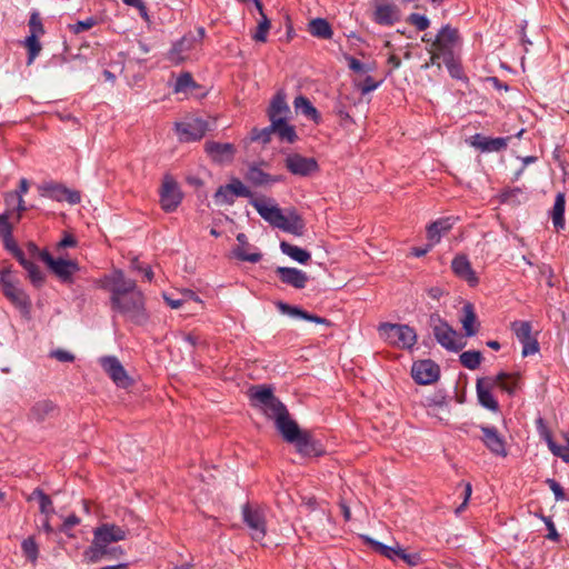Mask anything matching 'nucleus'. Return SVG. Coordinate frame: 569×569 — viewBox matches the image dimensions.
<instances>
[{
    "instance_id": "obj_1",
    "label": "nucleus",
    "mask_w": 569,
    "mask_h": 569,
    "mask_svg": "<svg viewBox=\"0 0 569 569\" xmlns=\"http://www.w3.org/2000/svg\"><path fill=\"white\" fill-rule=\"evenodd\" d=\"M100 288L110 292V307L126 320L142 326L148 319L146 298L133 279L127 278L122 270H113L99 280Z\"/></svg>"
},
{
    "instance_id": "obj_2",
    "label": "nucleus",
    "mask_w": 569,
    "mask_h": 569,
    "mask_svg": "<svg viewBox=\"0 0 569 569\" xmlns=\"http://www.w3.org/2000/svg\"><path fill=\"white\" fill-rule=\"evenodd\" d=\"M129 529L116 523L104 522L93 529L91 545L83 552L87 563H97L102 559H118L124 551L119 546H112L127 539Z\"/></svg>"
},
{
    "instance_id": "obj_3",
    "label": "nucleus",
    "mask_w": 569,
    "mask_h": 569,
    "mask_svg": "<svg viewBox=\"0 0 569 569\" xmlns=\"http://www.w3.org/2000/svg\"><path fill=\"white\" fill-rule=\"evenodd\" d=\"M250 203L272 227L298 237L303 236L306 223L296 210H289L288 213L284 214L282 210L273 203V200L267 198H254Z\"/></svg>"
},
{
    "instance_id": "obj_4",
    "label": "nucleus",
    "mask_w": 569,
    "mask_h": 569,
    "mask_svg": "<svg viewBox=\"0 0 569 569\" xmlns=\"http://www.w3.org/2000/svg\"><path fill=\"white\" fill-rule=\"evenodd\" d=\"M252 405L259 407L269 418L278 421L280 416L287 415L286 406L273 395L271 387L260 385L249 390Z\"/></svg>"
},
{
    "instance_id": "obj_5",
    "label": "nucleus",
    "mask_w": 569,
    "mask_h": 569,
    "mask_svg": "<svg viewBox=\"0 0 569 569\" xmlns=\"http://www.w3.org/2000/svg\"><path fill=\"white\" fill-rule=\"evenodd\" d=\"M378 332L385 342L400 349H410L417 342V333L408 325L382 322L378 327Z\"/></svg>"
},
{
    "instance_id": "obj_6",
    "label": "nucleus",
    "mask_w": 569,
    "mask_h": 569,
    "mask_svg": "<svg viewBox=\"0 0 569 569\" xmlns=\"http://www.w3.org/2000/svg\"><path fill=\"white\" fill-rule=\"evenodd\" d=\"M0 282L6 298L28 317L31 310V300L29 296L19 287V282L13 278L9 269H4L0 273Z\"/></svg>"
},
{
    "instance_id": "obj_7",
    "label": "nucleus",
    "mask_w": 569,
    "mask_h": 569,
    "mask_svg": "<svg viewBox=\"0 0 569 569\" xmlns=\"http://www.w3.org/2000/svg\"><path fill=\"white\" fill-rule=\"evenodd\" d=\"M429 326L439 345L449 351H459L465 347V342L458 336L457 331L445 321L439 313H431Z\"/></svg>"
},
{
    "instance_id": "obj_8",
    "label": "nucleus",
    "mask_w": 569,
    "mask_h": 569,
    "mask_svg": "<svg viewBox=\"0 0 569 569\" xmlns=\"http://www.w3.org/2000/svg\"><path fill=\"white\" fill-rule=\"evenodd\" d=\"M367 541L372 546L375 551L392 561L400 559L410 567H416L422 563V558L419 552H408L407 549L400 547L399 543H396L395 547H390L370 538H368Z\"/></svg>"
},
{
    "instance_id": "obj_9",
    "label": "nucleus",
    "mask_w": 569,
    "mask_h": 569,
    "mask_svg": "<svg viewBox=\"0 0 569 569\" xmlns=\"http://www.w3.org/2000/svg\"><path fill=\"white\" fill-rule=\"evenodd\" d=\"M159 193L160 206L166 212L176 211L183 198L178 182L169 173L164 174Z\"/></svg>"
},
{
    "instance_id": "obj_10",
    "label": "nucleus",
    "mask_w": 569,
    "mask_h": 569,
    "mask_svg": "<svg viewBox=\"0 0 569 569\" xmlns=\"http://www.w3.org/2000/svg\"><path fill=\"white\" fill-rule=\"evenodd\" d=\"M236 197L252 198V192L239 179L233 178L230 183L220 186L213 198L217 204H233Z\"/></svg>"
},
{
    "instance_id": "obj_11",
    "label": "nucleus",
    "mask_w": 569,
    "mask_h": 569,
    "mask_svg": "<svg viewBox=\"0 0 569 569\" xmlns=\"http://www.w3.org/2000/svg\"><path fill=\"white\" fill-rule=\"evenodd\" d=\"M40 260L62 281H69L71 276L79 269L77 262L62 258L54 259L48 251L40 252Z\"/></svg>"
},
{
    "instance_id": "obj_12",
    "label": "nucleus",
    "mask_w": 569,
    "mask_h": 569,
    "mask_svg": "<svg viewBox=\"0 0 569 569\" xmlns=\"http://www.w3.org/2000/svg\"><path fill=\"white\" fill-rule=\"evenodd\" d=\"M243 521L251 530V537L256 541H261L266 536V518L258 508L246 505L242 510Z\"/></svg>"
},
{
    "instance_id": "obj_13",
    "label": "nucleus",
    "mask_w": 569,
    "mask_h": 569,
    "mask_svg": "<svg viewBox=\"0 0 569 569\" xmlns=\"http://www.w3.org/2000/svg\"><path fill=\"white\" fill-rule=\"evenodd\" d=\"M458 39V31L450 26H445L440 29L435 40L431 42V47L443 53V61L448 63L451 61L452 49Z\"/></svg>"
},
{
    "instance_id": "obj_14",
    "label": "nucleus",
    "mask_w": 569,
    "mask_h": 569,
    "mask_svg": "<svg viewBox=\"0 0 569 569\" xmlns=\"http://www.w3.org/2000/svg\"><path fill=\"white\" fill-rule=\"evenodd\" d=\"M42 196L56 201H67L70 204H77L81 201V194L77 190H70L66 186L57 182H48L41 186Z\"/></svg>"
},
{
    "instance_id": "obj_15",
    "label": "nucleus",
    "mask_w": 569,
    "mask_h": 569,
    "mask_svg": "<svg viewBox=\"0 0 569 569\" xmlns=\"http://www.w3.org/2000/svg\"><path fill=\"white\" fill-rule=\"evenodd\" d=\"M58 405L50 399H40L36 401L28 412V420L34 423H42L59 415Z\"/></svg>"
},
{
    "instance_id": "obj_16",
    "label": "nucleus",
    "mask_w": 569,
    "mask_h": 569,
    "mask_svg": "<svg viewBox=\"0 0 569 569\" xmlns=\"http://www.w3.org/2000/svg\"><path fill=\"white\" fill-rule=\"evenodd\" d=\"M439 373V366L429 359L417 361L411 368V376L419 385H429L437 381Z\"/></svg>"
},
{
    "instance_id": "obj_17",
    "label": "nucleus",
    "mask_w": 569,
    "mask_h": 569,
    "mask_svg": "<svg viewBox=\"0 0 569 569\" xmlns=\"http://www.w3.org/2000/svg\"><path fill=\"white\" fill-rule=\"evenodd\" d=\"M101 366L118 387L128 388L132 385V379L116 357H103Z\"/></svg>"
},
{
    "instance_id": "obj_18",
    "label": "nucleus",
    "mask_w": 569,
    "mask_h": 569,
    "mask_svg": "<svg viewBox=\"0 0 569 569\" xmlns=\"http://www.w3.org/2000/svg\"><path fill=\"white\" fill-rule=\"evenodd\" d=\"M176 129L181 141H197L208 131V123L197 118L188 122L177 123Z\"/></svg>"
},
{
    "instance_id": "obj_19",
    "label": "nucleus",
    "mask_w": 569,
    "mask_h": 569,
    "mask_svg": "<svg viewBox=\"0 0 569 569\" xmlns=\"http://www.w3.org/2000/svg\"><path fill=\"white\" fill-rule=\"evenodd\" d=\"M196 48L197 39L186 34L172 46L168 52V59L174 64H180L190 58L191 51Z\"/></svg>"
},
{
    "instance_id": "obj_20",
    "label": "nucleus",
    "mask_w": 569,
    "mask_h": 569,
    "mask_svg": "<svg viewBox=\"0 0 569 569\" xmlns=\"http://www.w3.org/2000/svg\"><path fill=\"white\" fill-rule=\"evenodd\" d=\"M284 162L286 168L297 176H309L318 170V163L313 158H306L298 153L289 154Z\"/></svg>"
},
{
    "instance_id": "obj_21",
    "label": "nucleus",
    "mask_w": 569,
    "mask_h": 569,
    "mask_svg": "<svg viewBox=\"0 0 569 569\" xmlns=\"http://www.w3.org/2000/svg\"><path fill=\"white\" fill-rule=\"evenodd\" d=\"M400 9L393 3L376 1L373 21L381 26H393L400 20Z\"/></svg>"
},
{
    "instance_id": "obj_22",
    "label": "nucleus",
    "mask_w": 569,
    "mask_h": 569,
    "mask_svg": "<svg viewBox=\"0 0 569 569\" xmlns=\"http://www.w3.org/2000/svg\"><path fill=\"white\" fill-rule=\"evenodd\" d=\"M495 387V381H492V378H480L477 380V396L479 403L491 410V411H498L499 410V403L493 398L491 390Z\"/></svg>"
},
{
    "instance_id": "obj_23",
    "label": "nucleus",
    "mask_w": 569,
    "mask_h": 569,
    "mask_svg": "<svg viewBox=\"0 0 569 569\" xmlns=\"http://www.w3.org/2000/svg\"><path fill=\"white\" fill-rule=\"evenodd\" d=\"M204 149L209 157L219 163L232 161L236 153V147L232 143L207 141Z\"/></svg>"
},
{
    "instance_id": "obj_24",
    "label": "nucleus",
    "mask_w": 569,
    "mask_h": 569,
    "mask_svg": "<svg viewBox=\"0 0 569 569\" xmlns=\"http://www.w3.org/2000/svg\"><path fill=\"white\" fill-rule=\"evenodd\" d=\"M276 273L282 283L295 289H303L309 279L306 272L297 268L278 267Z\"/></svg>"
},
{
    "instance_id": "obj_25",
    "label": "nucleus",
    "mask_w": 569,
    "mask_h": 569,
    "mask_svg": "<svg viewBox=\"0 0 569 569\" xmlns=\"http://www.w3.org/2000/svg\"><path fill=\"white\" fill-rule=\"evenodd\" d=\"M451 268L457 277L467 281L471 287L478 284L479 279L466 256H456L451 262Z\"/></svg>"
},
{
    "instance_id": "obj_26",
    "label": "nucleus",
    "mask_w": 569,
    "mask_h": 569,
    "mask_svg": "<svg viewBox=\"0 0 569 569\" xmlns=\"http://www.w3.org/2000/svg\"><path fill=\"white\" fill-rule=\"evenodd\" d=\"M12 254L20 262V264L28 272V278L32 282L34 287H41L44 282V276L32 261L28 260L24 257V252L18 247V244H13Z\"/></svg>"
},
{
    "instance_id": "obj_27",
    "label": "nucleus",
    "mask_w": 569,
    "mask_h": 569,
    "mask_svg": "<svg viewBox=\"0 0 569 569\" xmlns=\"http://www.w3.org/2000/svg\"><path fill=\"white\" fill-rule=\"evenodd\" d=\"M482 440L486 447L495 455L506 457V442L493 427H481Z\"/></svg>"
},
{
    "instance_id": "obj_28",
    "label": "nucleus",
    "mask_w": 569,
    "mask_h": 569,
    "mask_svg": "<svg viewBox=\"0 0 569 569\" xmlns=\"http://www.w3.org/2000/svg\"><path fill=\"white\" fill-rule=\"evenodd\" d=\"M289 113L290 108L286 101V94L282 91L277 92L268 109V117L270 122L273 123V121L277 119L286 121Z\"/></svg>"
},
{
    "instance_id": "obj_29",
    "label": "nucleus",
    "mask_w": 569,
    "mask_h": 569,
    "mask_svg": "<svg viewBox=\"0 0 569 569\" xmlns=\"http://www.w3.org/2000/svg\"><path fill=\"white\" fill-rule=\"evenodd\" d=\"M274 423L283 439L289 443L295 441L296 437L301 432L298 423L290 418L289 412H287V415L280 416L278 421Z\"/></svg>"
},
{
    "instance_id": "obj_30",
    "label": "nucleus",
    "mask_w": 569,
    "mask_h": 569,
    "mask_svg": "<svg viewBox=\"0 0 569 569\" xmlns=\"http://www.w3.org/2000/svg\"><path fill=\"white\" fill-rule=\"evenodd\" d=\"M244 178L247 181H249L250 183H252L256 187H262V186L279 182L282 180L281 176H271V174L262 171L257 166H250Z\"/></svg>"
},
{
    "instance_id": "obj_31",
    "label": "nucleus",
    "mask_w": 569,
    "mask_h": 569,
    "mask_svg": "<svg viewBox=\"0 0 569 569\" xmlns=\"http://www.w3.org/2000/svg\"><path fill=\"white\" fill-rule=\"evenodd\" d=\"M237 241L239 244L233 248L232 252L233 256L241 260V261H248L251 263H257L261 260L262 254L260 252H248V248L250 247L248 243L247 236L244 233H238L237 234Z\"/></svg>"
},
{
    "instance_id": "obj_32",
    "label": "nucleus",
    "mask_w": 569,
    "mask_h": 569,
    "mask_svg": "<svg viewBox=\"0 0 569 569\" xmlns=\"http://www.w3.org/2000/svg\"><path fill=\"white\" fill-rule=\"evenodd\" d=\"M452 228L450 218H441L432 222L427 228V239L431 244L440 241L441 236L447 233Z\"/></svg>"
},
{
    "instance_id": "obj_33",
    "label": "nucleus",
    "mask_w": 569,
    "mask_h": 569,
    "mask_svg": "<svg viewBox=\"0 0 569 569\" xmlns=\"http://www.w3.org/2000/svg\"><path fill=\"white\" fill-rule=\"evenodd\" d=\"M463 317L461 319L462 328L465 330L466 337H473L479 329V322L477 321V316L475 313L473 306L471 303H466L462 308Z\"/></svg>"
},
{
    "instance_id": "obj_34",
    "label": "nucleus",
    "mask_w": 569,
    "mask_h": 569,
    "mask_svg": "<svg viewBox=\"0 0 569 569\" xmlns=\"http://www.w3.org/2000/svg\"><path fill=\"white\" fill-rule=\"evenodd\" d=\"M297 448V451L303 456L317 455V443L312 439L310 432L301 430V432L292 441Z\"/></svg>"
},
{
    "instance_id": "obj_35",
    "label": "nucleus",
    "mask_w": 569,
    "mask_h": 569,
    "mask_svg": "<svg viewBox=\"0 0 569 569\" xmlns=\"http://www.w3.org/2000/svg\"><path fill=\"white\" fill-rule=\"evenodd\" d=\"M308 31L319 39H331L333 31L330 23L323 18H315L308 23Z\"/></svg>"
},
{
    "instance_id": "obj_36",
    "label": "nucleus",
    "mask_w": 569,
    "mask_h": 569,
    "mask_svg": "<svg viewBox=\"0 0 569 569\" xmlns=\"http://www.w3.org/2000/svg\"><path fill=\"white\" fill-rule=\"evenodd\" d=\"M565 206L566 196L563 192H558L550 212L552 223L557 230L565 229Z\"/></svg>"
},
{
    "instance_id": "obj_37",
    "label": "nucleus",
    "mask_w": 569,
    "mask_h": 569,
    "mask_svg": "<svg viewBox=\"0 0 569 569\" xmlns=\"http://www.w3.org/2000/svg\"><path fill=\"white\" fill-rule=\"evenodd\" d=\"M293 107L297 112L302 113L307 118L313 120L315 122H319L321 117L318 110L312 106L310 100L303 96H298L293 101Z\"/></svg>"
},
{
    "instance_id": "obj_38",
    "label": "nucleus",
    "mask_w": 569,
    "mask_h": 569,
    "mask_svg": "<svg viewBox=\"0 0 569 569\" xmlns=\"http://www.w3.org/2000/svg\"><path fill=\"white\" fill-rule=\"evenodd\" d=\"M280 249L284 254L302 264L307 263L311 259V254L309 251L297 246H293L287 241L280 242Z\"/></svg>"
},
{
    "instance_id": "obj_39",
    "label": "nucleus",
    "mask_w": 569,
    "mask_h": 569,
    "mask_svg": "<svg viewBox=\"0 0 569 569\" xmlns=\"http://www.w3.org/2000/svg\"><path fill=\"white\" fill-rule=\"evenodd\" d=\"M272 128L274 129V133H277L280 140L282 141L292 143L298 138L295 127L288 124L287 120L282 121L280 119H277L276 121H273Z\"/></svg>"
},
{
    "instance_id": "obj_40",
    "label": "nucleus",
    "mask_w": 569,
    "mask_h": 569,
    "mask_svg": "<svg viewBox=\"0 0 569 569\" xmlns=\"http://www.w3.org/2000/svg\"><path fill=\"white\" fill-rule=\"evenodd\" d=\"M29 500H37L39 502L40 512L43 516L50 517L54 513V508L51 498L43 492V490L37 488L28 498Z\"/></svg>"
},
{
    "instance_id": "obj_41",
    "label": "nucleus",
    "mask_w": 569,
    "mask_h": 569,
    "mask_svg": "<svg viewBox=\"0 0 569 569\" xmlns=\"http://www.w3.org/2000/svg\"><path fill=\"white\" fill-rule=\"evenodd\" d=\"M545 439L555 456L560 457L565 462H569V439H566V446H559L553 441L549 431H545Z\"/></svg>"
},
{
    "instance_id": "obj_42",
    "label": "nucleus",
    "mask_w": 569,
    "mask_h": 569,
    "mask_svg": "<svg viewBox=\"0 0 569 569\" xmlns=\"http://www.w3.org/2000/svg\"><path fill=\"white\" fill-rule=\"evenodd\" d=\"M482 360V355L477 350H468L460 355L461 365L470 370L477 369Z\"/></svg>"
},
{
    "instance_id": "obj_43",
    "label": "nucleus",
    "mask_w": 569,
    "mask_h": 569,
    "mask_svg": "<svg viewBox=\"0 0 569 569\" xmlns=\"http://www.w3.org/2000/svg\"><path fill=\"white\" fill-rule=\"evenodd\" d=\"M492 381H495V386H499L502 390L510 395L515 392L517 387V379L506 372L498 373L495 378H492Z\"/></svg>"
},
{
    "instance_id": "obj_44",
    "label": "nucleus",
    "mask_w": 569,
    "mask_h": 569,
    "mask_svg": "<svg viewBox=\"0 0 569 569\" xmlns=\"http://www.w3.org/2000/svg\"><path fill=\"white\" fill-rule=\"evenodd\" d=\"M39 36L30 34L26 38L23 44L28 50V61L27 63L30 66L34 59L40 53L42 47L41 43L38 40Z\"/></svg>"
},
{
    "instance_id": "obj_45",
    "label": "nucleus",
    "mask_w": 569,
    "mask_h": 569,
    "mask_svg": "<svg viewBox=\"0 0 569 569\" xmlns=\"http://www.w3.org/2000/svg\"><path fill=\"white\" fill-rule=\"evenodd\" d=\"M24 557L31 562L36 563L39 556V548L33 537H28L21 543Z\"/></svg>"
},
{
    "instance_id": "obj_46",
    "label": "nucleus",
    "mask_w": 569,
    "mask_h": 569,
    "mask_svg": "<svg viewBox=\"0 0 569 569\" xmlns=\"http://www.w3.org/2000/svg\"><path fill=\"white\" fill-rule=\"evenodd\" d=\"M352 101L351 99L340 92L339 96H338V99L335 103V107H333V111L341 119V120H349L350 119V116H349V112L347 110V107L348 104H350Z\"/></svg>"
},
{
    "instance_id": "obj_47",
    "label": "nucleus",
    "mask_w": 569,
    "mask_h": 569,
    "mask_svg": "<svg viewBox=\"0 0 569 569\" xmlns=\"http://www.w3.org/2000/svg\"><path fill=\"white\" fill-rule=\"evenodd\" d=\"M198 84L194 82L190 72L181 73L174 84L176 92H187L189 89H196Z\"/></svg>"
},
{
    "instance_id": "obj_48",
    "label": "nucleus",
    "mask_w": 569,
    "mask_h": 569,
    "mask_svg": "<svg viewBox=\"0 0 569 569\" xmlns=\"http://www.w3.org/2000/svg\"><path fill=\"white\" fill-rule=\"evenodd\" d=\"M511 329L517 336L519 341L528 340L531 337V325L529 321H513Z\"/></svg>"
},
{
    "instance_id": "obj_49",
    "label": "nucleus",
    "mask_w": 569,
    "mask_h": 569,
    "mask_svg": "<svg viewBox=\"0 0 569 569\" xmlns=\"http://www.w3.org/2000/svg\"><path fill=\"white\" fill-rule=\"evenodd\" d=\"M261 21H259L256 32L252 34V39L257 42H266L267 41V34L270 29V20L267 18L264 12L260 13Z\"/></svg>"
},
{
    "instance_id": "obj_50",
    "label": "nucleus",
    "mask_w": 569,
    "mask_h": 569,
    "mask_svg": "<svg viewBox=\"0 0 569 569\" xmlns=\"http://www.w3.org/2000/svg\"><path fill=\"white\" fill-rule=\"evenodd\" d=\"M274 133V129L272 128V122L269 127H266L263 129L254 128L251 131V140L252 141H259L263 144L270 142L271 134Z\"/></svg>"
},
{
    "instance_id": "obj_51",
    "label": "nucleus",
    "mask_w": 569,
    "mask_h": 569,
    "mask_svg": "<svg viewBox=\"0 0 569 569\" xmlns=\"http://www.w3.org/2000/svg\"><path fill=\"white\" fill-rule=\"evenodd\" d=\"M10 213L0 214V236L4 242H12V224L9 222Z\"/></svg>"
},
{
    "instance_id": "obj_52",
    "label": "nucleus",
    "mask_w": 569,
    "mask_h": 569,
    "mask_svg": "<svg viewBox=\"0 0 569 569\" xmlns=\"http://www.w3.org/2000/svg\"><path fill=\"white\" fill-rule=\"evenodd\" d=\"M510 140V137L506 138H488L483 144V151H500L505 149L508 144V141Z\"/></svg>"
},
{
    "instance_id": "obj_53",
    "label": "nucleus",
    "mask_w": 569,
    "mask_h": 569,
    "mask_svg": "<svg viewBox=\"0 0 569 569\" xmlns=\"http://www.w3.org/2000/svg\"><path fill=\"white\" fill-rule=\"evenodd\" d=\"M277 307L282 313L288 315L290 317H299L305 320V317L307 315V311H305L303 309L288 305L282 301L277 302Z\"/></svg>"
},
{
    "instance_id": "obj_54",
    "label": "nucleus",
    "mask_w": 569,
    "mask_h": 569,
    "mask_svg": "<svg viewBox=\"0 0 569 569\" xmlns=\"http://www.w3.org/2000/svg\"><path fill=\"white\" fill-rule=\"evenodd\" d=\"M30 34L42 36L44 28L38 12H32L29 20Z\"/></svg>"
},
{
    "instance_id": "obj_55",
    "label": "nucleus",
    "mask_w": 569,
    "mask_h": 569,
    "mask_svg": "<svg viewBox=\"0 0 569 569\" xmlns=\"http://www.w3.org/2000/svg\"><path fill=\"white\" fill-rule=\"evenodd\" d=\"M410 24L415 26L419 31H423L429 28V20L426 16L419 13H411L407 20Z\"/></svg>"
},
{
    "instance_id": "obj_56",
    "label": "nucleus",
    "mask_w": 569,
    "mask_h": 569,
    "mask_svg": "<svg viewBox=\"0 0 569 569\" xmlns=\"http://www.w3.org/2000/svg\"><path fill=\"white\" fill-rule=\"evenodd\" d=\"M522 343V356L527 357L535 355L539 351V343L536 338H529L528 340L520 341Z\"/></svg>"
},
{
    "instance_id": "obj_57",
    "label": "nucleus",
    "mask_w": 569,
    "mask_h": 569,
    "mask_svg": "<svg viewBox=\"0 0 569 569\" xmlns=\"http://www.w3.org/2000/svg\"><path fill=\"white\" fill-rule=\"evenodd\" d=\"M379 86V82L375 81L372 77L368 76L363 82L357 84L361 94H367L373 90H376Z\"/></svg>"
},
{
    "instance_id": "obj_58",
    "label": "nucleus",
    "mask_w": 569,
    "mask_h": 569,
    "mask_svg": "<svg viewBox=\"0 0 569 569\" xmlns=\"http://www.w3.org/2000/svg\"><path fill=\"white\" fill-rule=\"evenodd\" d=\"M546 482L549 486L550 490L553 492L557 501L566 500V493L563 491V488L560 486L558 481H556L555 479H547Z\"/></svg>"
},
{
    "instance_id": "obj_59",
    "label": "nucleus",
    "mask_w": 569,
    "mask_h": 569,
    "mask_svg": "<svg viewBox=\"0 0 569 569\" xmlns=\"http://www.w3.org/2000/svg\"><path fill=\"white\" fill-rule=\"evenodd\" d=\"M345 59L348 62L349 68L358 73H363L369 71V68H367L362 62H360L358 59H356L352 56L346 54Z\"/></svg>"
},
{
    "instance_id": "obj_60",
    "label": "nucleus",
    "mask_w": 569,
    "mask_h": 569,
    "mask_svg": "<svg viewBox=\"0 0 569 569\" xmlns=\"http://www.w3.org/2000/svg\"><path fill=\"white\" fill-rule=\"evenodd\" d=\"M429 53H430V60L429 62H427L423 68H429L430 66H437L438 68L441 67V63H440V58H443V53L440 52L439 50H437L436 48L433 49L431 46L430 48L428 49Z\"/></svg>"
},
{
    "instance_id": "obj_61",
    "label": "nucleus",
    "mask_w": 569,
    "mask_h": 569,
    "mask_svg": "<svg viewBox=\"0 0 569 569\" xmlns=\"http://www.w3.org/2000/svg\"><path fill=\"white\" fill-rule=\"evenodd\" d=\"M96 23L97 20L94 18H88L84 21H78L74 26H72V30L74 33H80L91 29Z\"/></svg>"
},
{
    "instance_id": "obj_62",
    "label": "nucleus",
    "mask_w": 569,
    "mask_h": 569,
    "mask_svg": "<svg viewBox=\"0 0 569 569\" xmlns=\"http://www.w3.org/2000/svg\"><path fill=\"white\" fill-rule=\"evenodd\" d=\"M51 356L61 362H72L74 360V356L72 353L61 349L53 351Z\"/></svg>"
},
{
    "instance_id": "obj_63",
    "label": "nucleus",
    "mask_w": 569,
    "mask_h": 569,
    "mask_svg": "<svg viewBox=\"0 0 569 569\" xmlns=\"http://www.w3.org/2000/svg\"><path fill=\"white\" fill-rule=\"evenodd\" d=\"M472 492L471 483L467 482L465 483V490H463V502L456 509V513H460L467 506L470 496Z\"/></svg>"
},
{
    "instance_id": "obj_64",
    "label": "nucleus",
    "mask_w": 569,
    "mask_h": 569,
    "mask_svg": "<svg viewBox=\"0 0 569 569\" xmlns=\"http://www.w3.org/2000/svg\"><path fill=\"white\" fill-rule=\"evenodd\" d=\"M486 140H487V137H485L480 133H477L470 138V144L472 147L483 151V144H485Z\"/></svg>"
}]
</instances>
